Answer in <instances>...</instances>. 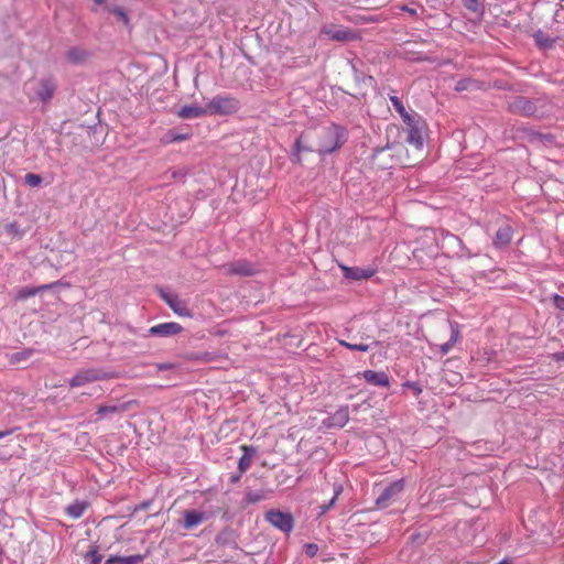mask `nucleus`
Here are the masks:
<instances>
[{
    "mask_svg": "<svg viewBox=\"0 0 564 564\" xmlns=\"http://www.w3.org/2000/svg\"><path fill=\"white\" fill-rule=\"evenodd\" d=\"M346 129L337 124H329L313 132L302 133L294 144L296 162L301 161V152L329 154L339 149L346 142Z\"/></svg>",
    "mask_w": 564,
    "mask_h": 564,
    "instance_id": "obj_1",
    "label": "nucleus"
},
{
    "mask_svg": "<svg viewBox=\"0 0 564 564\" xmlns=\"http://www.w3.org/2000/svg\"><path fill=\"white\" fill-rule=\"evenodd\" d=\"M209 115L229 116L240 109V102L231 96H216L207 105Z\"/></svg>",
    "mask_w": 564,
    "mask_h": 564,
    "instance_id": "obj_2",
    "label": "nucleus"
},
{
    "mask_svg": "<svg viewBox=\"0 0 564 564\" xmlns=\"http://www.w3.org/2000/svg\"><path fill=\"white\" fill-rule=\"evenodd\" d=\"M106 379V373L100 369H84L79 370L70 380L72 388L84 387L88 383Z\"/></svg>",
    "mask_w": 564,
    "mask_h": 564,
    "instance_id": "obj_3",
    "label": "nucleus"
},
{
    "mask_svg": "<svg viewBox=\"0 0 564 564\" xmlns=\"http://www.w3.org/2000/svg\"><path fill=\"white\" fill-rule=\"evenodd\" d=\"M404 489V480L399 479L392 484H390L377 497L376 505L379 508H386L390 506L398 496Z\"/></svg>",
    "mask_w": 564,
    "mask_h": 564,
    "instance_id": "obj_4",
    "label": "nucleus"
},
{
    "mask_svg": "<svg viewBox=\"0 0 564 564\" xmlns=\"http://www.w3.org/2000/svg\"><path fill=\"white\" fill-rule=\"evenodd\" d=\"M265 519L273 527L290 532L293 529V517L290 513L281 512L279 510H270L265 513Z\"/></svg>",
    "mask_w": 564,
    "mask_h": 564,
    "instance_id": "obj_5",
    "label": "nucleus"
},
{
    "mask_svg": "<svg viewBox=\"0 0 564 564\" xmlns=\"http://www.w3.org/2000/svg\"><path fill=\"white\" fill-rule=\"evenodd\" d=\"M226 270V274L228 275H241V276H250L257 273V268L254 264L247 260H238L235 262H230L224 265Z\"/></svg>",
    "mask_w": 564,
    "mask_h": 564,
    "instance_id": "obj_6",
    "label": "nucleus"
},
{
    "mask_svg": "<svg viewBox=\"0 0 564 564\" xmlns=\"http://www.w3.org/2000/svg\"><path fill=\"white\" fill-rule=\"evenodd\" d=\"M322 33L333 41L348 42L357 39L356 32L348 28H337L335 25H326L322 29Z\"/></svg>",
    "mask_w": 564,
    "mask_h": 564,
    "instance_id": "obj_7",
    "label": "nucleus"
},
{
    "mask_svg": "<svg viewBox=\"0 0 564 564\" xmlns=\"http://www.w3.org/2000/svg\"><path fill=\"white\" fill-rule=\"evenodd\" d=\"M161 299L169 305V307L178 316L191 317V312L186 304L178 299L177 295L164 291H160Z\"/></svg>",
    "mask_w": 564,
    "mask_h": 564,
    "instance_id": "obj_8",
    "label": "nucleus"
},
{
    "mask_svg": "<svg viewBox=\"0 0 564 564\" xmlns=\"http://www.w3.org/2000/svg\"><path fill=\"white\" fill-rule=\"evenodd\" d=\"M343 275L346 279L360 281V280H368L372 278L376 273V270L372 268H359V267H347V265H340Z\"/></svg>",
    "mask_w": 564,
    "mask_h": 564,
    "instance_id": "obj_9",
    "label": "nucleus"
},
{
    "mask_svg": "<svg viewBox=\"0 0 564 564\" xmlns=\"http://www.w3.org/2000/svg\"><path fill=\"white\" fill-rule=\"evenodd\" d=\"M183 332V327L175 322L162 323L155 326H152L149 329V334L151 336L158 337H170L174 335H178Z\"/></svg>",
    "mask_w": 564,
    "mask_h": 564,
    "instance_id": "obj_10",
    "label": "nucleus"
},
{
    "mask_svg": "<svg viewBox=\"0 0 564 564\" xmlns=\"http://www.w3.org/2000/svg\"><path fill=\"white\" fill-rule=\"evenodd\" d=\"M512 112L520 116H532L536 111L535 105L527 98L519 97L510 105Z\"/></svg>",
    "mask_w": 564,
    "mask_h": 564,
    "instance_id": "obj_11",
    "label": "nucleus"
},
{
    "mask_svg": "<svg viewBox=\"0 0 564 564\" xmlns=\"http://www.w3.org/2000/svg\"><path fill=\"white\" fill-rule=\"evenodd\" d=\"M206 519V516L202 511L197 510H185L183 513V528L186 530H191L197 525H199L204 520Z\"/></svg>",
    "mask_w": 564,
    "mask_h": 564,
    "instance_id": "obj_12",
    "label": "nucleus"
},
{
    "mask_svg": "<svg viewBox=\"0 0 564 564\" xmlns=\"http://www.w3.org/2000/svg\"><path fill=\"white\" fill-rule=\"evenodd\" d=\"M362 377L372 386L388 387L390 382L389 376L384 371L365 370Z\"/></svg>",
    "mask_w": 564,
    "mask_h": 564,
    "instance_id": "obj_13",
    "label": "nucleus"
},
{
    "mask_svg": "<svg viewBox=\"0 0 564 564\" xmlns=\"http://www.w3.org/2000/svg\"><path fill=\"white\" fill-rule=\"evenodd\" d=\"M240 449L243 452V455L240 457L238 462V469L240 474H243L250 468L252 459L257 454V449L253 446L249 445H241Z\"/></svg>",
    "mask_w": 564,
    "mask_h": 564,
    "instance_id": "obj_14",
    "label": "nucleus"
},
{
    "mask_svg": "<svg viewBox=\"0 0 564 564\" xmlns=\"http://www.w3.org/2000/svg\"><path fill=\"white\" fill-rule=\"evenodd\" d=\"M419 117L413 118V122L408 126V143L412 144L416 149H421L423 147V139L421 135V131L417 128Z\"/></svg>",
    "mask_w": 564,
    "mask_h": 564,
    "instance_id": "obj_15",
    "label": "nucleus"
},
{
    "mask_svg": "<svg viewBox=\"0 0 564 564\" xmlns=\"http://www.w3.org/2000/svg\"><path fill=\"white\" fill-rule=\"evenodd\" d=\"M512 240V228L509 225L501 226L495 236L494 245L496 248L507 247Z\"/></svg>",
    "mask_w": 564,
    "mask_h": 564,
    "instance_id": "obj_16",
    "label": "nucleus"
},
{
    "mask_svg": "<svg viewBox=\"0 0 564 564\" xmlns=\"http://www.w3.org/2000/svg\"><path fill=\"white\" fill-rule=\"evenodd\" d=\"M208 113V109L199 106H184L177 111V116L182 119L199 118Z\"/></svg>",
    "mask_w": 564,
    "mask_h": 564,
    "instance_id": "obj_17",
    "label": "nucleus"
},
{
    "mask_svg": "<svg viewBox=\"0 0 564 564\" xmlns=\"http://www.w3.org/2000/svg\"><path fill=\"white\" fill-rule=\"evenodd\" d=\"M55 88L56 86L52 79H42L36 94L42 101H47L53 97Z\"/></svg>",
    "mask_w": 564,
    "mask_h": 564,
    "instance_id": "obj_18",
    "label": "nucleus"
},
{
    "mask_svg": "<svg viewBox=\"0 0 564 564\" xmlns=\"http://www.w3.org/2000/svg\"><path fill=\"white\" fill-rule=\"evenodd\" d=\"M390 101L405 124H410L413 122V118H415L416 115L409 113L405 107L403 106L402 101L397 96H391Z\"/></svg>",
    "mask_w": 564,
    "mask_h": 564,
    "instance_id": "obj_19",
    "label": "nucleus"
},
{
    "mask_svg": "<svg viewBox=\"0 0 564 564\" xmlns=\"http://www.w3.org/2000/svg\"><path fill=\"white\" fill-rule=\"evenodd\" d=\"M66 57L73 64H82L88 59L89 53L86 50L73 47L67 51Z\"/></svg>",
    "mask_w": 564,
    "mask_h": 564,
    "instance_id": "obj_20",
    "label": "nucleus"
},
{
    "mask_svg": "<svg viewBox=\"0 0 564 564\" xmlns=\"http://www.w3.org/2000/svg\"><path fill=\"white\" fill-rule=\"evenodd\" d=\"M133 401L124 402L120 405H101L97 410V414L105 415V414H112V413H121L130 409V406L133 404Z\"/></svg>",
    "mask_w": 564,
    "mask_h": 564,
    "instance_id": "obj_21",
    "label": "nucleus"
},
{
    "mask_svg": "<svg viewBox=\"0 0 564 564\" xmlns=\"http://www.w3.org/2000/svg\"><path fill=\"white\" fill-rule=\"evenodd\" d=\"M459 338H460V333H459L457 325H452L451 338L448 339V341H446L445 344H442L440 346L441 354L443 356L448 354L449 350L455 346V344L458 341Z\"/></svg>",
    "mask_w": 564,
    "mask_h": 564,
    "instance_id": "obj_22",
    "label": "nucleus"
},
{
    "mask_svg": "<svg viewBox=\"0 0 564 564\" xmlns=\"http://www.w3.org/2000/svg\"><path fill=\"white\" fill-rule=\"evenodd\" d=\"M88 508V503L85 502V501H75L74 503L69 505L67 508H66V513L73 518V519H78L80 518L85 510Z\"/></svg>",
    "mask_w": 564,
    "mask_h": 564,
    "instance_id": "obj_23",
    "label": "nucleus"
},
{
    "mask_svg": "<svg viewBox=\"0 0 564 564\" xmlns=\"http://www.w3.org/2000/svg\"><path fill=\"white\" fill-rule=\"evenodd\" d=\"M334 425L344 426L349 421L348 406H341L332 416Z\"/></svg>",
    "mask_w": 564,
    "mask_h": 564,
    "instance_id": "obj_24",
    "label": "nucleus"
},
{
    "mask_svg": "<svg viewBox=\"0 0 564 564\" xmlns=\"http://www.w3.org/2000/svg\"><path fill=\"white\" fill-rule=\"evenodd\" d=\"M55 284L56 283H51V284L41 285L39 288H26V289H23V290L19 291L18 297L19 299H28V297H31V296H35L40 291L50 290Z\"/></svg>",
    "mask_w": 564,
    "mask_h": 564,
    "instance_id": "obj_25",
    "label": "nucleus"
},
{
    "mask_svg": "<svg viewBox=\"0 0 564 564\" xmlns=\"http://www.w3.org/2000/svg\"><path fill=\"white\" fill-rule=\"evenodd\" d=\"M189 139L188 133H176L174 131H169L167 134L161 139L162 144H170L174 142L185 141Z\"/></svg>",
    "mask_w": 564,
    "mask_h": 564,
    "instance_id": "obj_26",
    "label": "nucleus"
},
{
    "mask_svg": "<svg viewBox=\"0 0 564 564\" xmlns=\"http://www.w3.org/2000/svg\"><path fill=\"white\" fill-rule=\"evenodd\" d=\"M341 491H343V487L340 485L335 487V494H334V497L330 499V501L327 505H322L319 507V509H321L319 516L325 514L335 505V502H336L338 496L341 494Z\"/></svg>",
    "mask_w": 564,
    "mask_h": 564,
    "instance_id": "obj_27",
    "label": "nucleus"
},
{
    "mask_svg": "<svg viewBox=\"0 0 564 564\" xmlns=\"http://www.w3.org/2000/svg\"><path fill=\"white\" fill-rule=\"evenodd\" d=\"M119 564H139L143 561L144 556L134 554L129 556H116Z\"/></svg>",
    "mask_w": 564,
    "mask_h": 564,
    "instance_id": "obj_28",
    "label": "nucleus"
},
{
    "mask_svg": "<svg viewBox=\"0 0 564 564\" xmlns=\"http://www.w3.org/2000/svg\"><path fill=\"white\" fill-rule=\"evenodd\" d=\"M33 351L31 349H25L19 352H15L10 356V364H19L22 360H26L32 356Z\"/></svg>",
    "mask_w": 564,
    "mask_h": 564,
    "instance_id": "obj_29",
    "label": "nucleus"
},
{
    "mask_svg": "<svg viewBox=\"0 0 564 564\" xmlns=\"http://www.w3.org/2000/svg\"><path fill=\"white\" fill-rule=\"evenodd\" d=\"M110 13H113L124 25L129 24V17L127 12L121 7H113L108 10Z\"/></svg>",
    "mask_w": 564,
    "mask_h": 564,
    "instance_id": "obj_30",
    "label": "nucleus"
},
{
    "mask_svg": "<svg viewBox=\"0 0 564 564\" xmlns=\"http://www.w3.org/2000/svg\"><path fill=\"white\" fill-rule=\"evenodd\" d=\"M339 345L350 350L368 351L370 349V345L368 344H351L346 340H339Z\"/></svg>",
    "mask_w": 564,
    "mask_h": 564,
    "instance_id": "obj_31",
    "label": "nucleus"
},
{
    "mask_svg": "<svg viewBox=\"0 0 564 564\" xmlns=\"http://www.w3.org/2000/svg\"><path fill=\"white\" fill-rule=\"evenodd\" d=\"M86 558H90V564H100L102 555L99 553L97 546H93L86 554Z\"/></svg>",
    "mask_w": 564,
    "mask_h": 564,
    "instance_id": "obj_32",
    "label": "nucleus"
},
{
    "mask_svg": "<svg viewBox=\"0 0 564 564\" xmlns=\"http://www.w3.org/2000/svg\"><path fill=\"white\" fill-rule=\"evenodd\" d=\"M4 229H6L7 234L10 235L13 238L22 236V231L20 229V226L15 221L6 225Z\"/></svg>",
    "mask_w": 564,
    "mask_h": 564,
    "instance_id": "obj_33",
    "label": "nucleus"
},
{
    "mask_svg": "<svg viewBox=\"0 0 564 564\" xmlns=\"http://www.w3.org/2000/svg\"><path fill=\"white\" fill-rule=\"evenodd\" d=\"M29 186L36 187L42 183V177L39 174L28 173L24 177Z\"/></svg>",
    "mask_w": 564,
    "mask_h": 564,
    "instance_id": "obj_34",
    "label": "nucleus"
},
{
    "mask_svg": "<svg viewBox=\"0 0 564 564\" xmlns=\"http://www.w3.org/2000/svg\"><path fill=\"white\" fill-rule=\"evenodd\" d=\"M263 499V494L262 492H257V491H250L246 495V500L249 502V503H256L260 500Z\"/></svg>",
    "mask_w": 564,
    "mask_h": 564,
    "instance_id": "obj_35",
    "label": "nucleus"
},
{
    "mask_svg": "<svg viewBox=\"0 0 564 564\" xmlns=\"http://www.w3.org/2000/svg\"><path fill=\"white\" fill-rule=\"evenodd\" d=\"M305 553L308 557L316 556L319 547L316 543H307L304 545Z\"/></svg>",
    "mask_w": 564,
    "mask_h": 564,
    "instance_id": "obj_36",
    "label": "nucleus"
},
{
    "mask_svg": "<svg viewBox=\"0 0 564 564\" xmlns=\"http://www.w3.org/2000/svg\"><path fill=\"white\" fill-rule=\"evenodd\" d=\"M471 86V80L470 79H460L457 82L456 86H455V90L456 91H464V90H467L469 89V87Z\"/></svg>",
    "mask_w": 564,
    "mask_h": 564,
    "instance_id": "obj_37",
    "label": "nucleus"
},
{
    "mask_svg": "<svg viewBox=\"0 0 564 564\" xmlns=\"http://www.w3.org/2000/svg\"><path fill=\"white\" fill-rule=\"evenodd\" d=\"M535 40L540 46L547 47L552 45V41H550L549 39H544L541 32L535 34Z\"/></svg>",
    "mask_w": 564,
    "mask_h": 564,
    "instance_id": "obj_38",
    "label": "nucleus"
},
{
    "mask_svg": "<svg viewBox=\"0 0 564 564\" xmlns=\"http://www.w3.org/2000/svg\"><path fill=\"white\" fill-rule=\"evenodd\" d=\"M553 304L555 307L562 312H564V297L557 294H554L553 297Z\"/></svg>",
    "mask_w": 564,
    "mask_h": 564,
    "instance_id": "obj_39",
    "label": "nucleus"
},
{
    "mask_svg": "<svg viewBox=\"0 0 564 564\" xmlns=\"http://www.w3.org/2000/svg\"><path fill=\"white\" fill-rule=\"evenodd\" d=\"M404 387L411 389L415 395H420L422 393V387L417 382L408 381L404 383Z\"/></svg>",
    "mask_w": 564,
    "mask_h": 564,
    "instance_id": "obj_40",
    "label": "nucleus"
},
{
    "mask_svg": "<svg viewBox=\"0 0 564 564\" xmlns=\"http://www.w3.org/2000/svg\"><path fill=\"white\" fill-rule=\"evenodd\" d=\"M552 359L555 361H564V351L553 354Z\"/></svg>",
    "mask_w": 564,
    "mask_h": 564,
    "instance_id": "obj_41",
    "label": "nucleus"
},
{
    "mask_svg": "<svg viewBox=\"0 0 564 564\" xmlns=\"http://www.w3.org/2000/svg\"><path fill=\"white\" fill-rule=\"evenodd\" d=\"M105 564H119L116 556H110Z\"/></svg>",
    "mask_w": 564,
    "mask_h": 564,
    "instance_id": "obj_42",
    "label": "nucleus"
},
{
    "mask_svg": "<svg viewBox=\"0 0 564 564\" xmlns=\"http://www.w3.org/2000/svg\"><path fill=\"white\" fill-rule=\"evenodd\" d=\"M12 433V430H8V431H1L0 432V438H3L8 435H10Z\"/></svg>",
    "mask_w": 564,
    "mask_h": 564,
    "instance_id": "obj_43",
    "label": "nucleus"
},
{
    "mask_svg": "<svg viewBox=\"0 0 564 564\" xmlns=\"http://www.w3.org/2000/svg\"><path fill=\"white\" fill-rule=\"evenodd\" d=\"M402 10H404V11L411 13V14H415L416 13V11L414 9H410L408 7H403Z\"/></svg>",
    "mask_w": 564,
    "mask_h": 564,
    "instance_id": "obj_44",
    "label": "nucleus"
},
{
    "mask_svg": "<svg viewBox=\"0 0 564 564\" xmlns=\"http://www.w3.org/2000/svg\"><path fill=\"white\" fill-rule=\"evenodd\" d=\"M474 4H477V0H470V4H467V7H468L469 9H474V10H475Z\"/></svg>",
    "mask_w": 564,
    "mask_h": 564,
    "instance_id": "obj_45",
    "label": "nucleus"
},
{
    "mask_svg": "<svg viewBox=\"0 0 564 564\" xmlns=\"http://www.w3.org/2000/svg\"><path fill=\"white\" fill-rule=\"evenodd\" d=\"M239 478H240V476H232V477H231V481H232V482H236V481H238V480H239Z\"/></svg>",
    "mask_w": 564,
    "mask_h": 564,
    "instance_id": "obj_46",
    "label": "nucleus"
},
{
    "mask_svg": "<svg viewBox=\"0 0 564 564\" xmlns=\"http://www.w3.org/2000/svg\"><path fill=\"white\" fill-rule=\"evenodd\" d=\"M497 564H511V562L507 561V560H503V561H500L499 563Z\"/></svg>",
    "mask_w": 564,
    "mask_h": 564,
    "instance_id": "obj_47",
    "label": "nucleus"
},
{
    "mask_svg": "<svg viewBox=\"0 0 564 564\" xmlns=\"http://www.w3.org/2000/svg\"><path fill=\"white\" fill-rule=\"evenodd\" d=\"M223 540V534L217 536V542L219 543Z\"/></svg>",
    "mask_w": 564,
    "mask_h": 564,
    "instance_id": "obj_48",
    "label": "nucleus"
}]
</instances>
